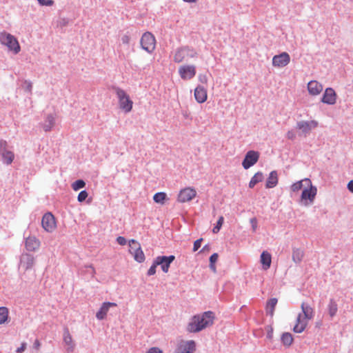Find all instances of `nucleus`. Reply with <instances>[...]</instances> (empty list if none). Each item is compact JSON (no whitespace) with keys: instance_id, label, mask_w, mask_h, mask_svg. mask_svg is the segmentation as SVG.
<instances>
[{"instance_id":"obj_47","label":"nucleus","mask_w":353,"mask_h":353,"mask_svg":"<svg viewBox=\"0 0 353 353\" xmlns=\"http://www.w3.org/2000/svg\"><path fill=\"white\" fill-rule=\"evenodd\" d=\"M117 241L121 245H124L127 243L126 239L123 236H119V237H117Z\"/></svg>"},{"instance_id":"obj_30","label":"nucleus","mask_w":353,"mask_h":353,"mask_svg":"<svg viewBox=\"0 0 353 353\" xmlns=\"http://www.w3.org/2000/svg\"><path fill=\"white\" fill-rule=\"evenodd\" d=\"M303 252L300 249H294L292 252V260L294 263H300L303 257Z\"/></svg>"},{"instance_id":"obj_27","label":"nucleus","mask_w":353,"mask_h":353,"mask_svg":"<svg viewBox=\"0 0 353 353\" xmlns=\"http://www.w3.org/2000/svg\"><path fill=\"white\" fill-rule=\"evenodd\" d=\"M277 299L272 298L270 299L266 304V312L271 316L274 315V309L277 304Z\"/></svg>"},{"instance_id":"obj_55","label":"nucleus","mask_w":353,"mask_h":353,"mask_svg":"<svg viewBox=\"0 0 353 353\" xmlns=\"http://www.w3.org/2000/svg\"><path fill=\"white\" fill-rule=\"evenodd\" d=\"M90 267L92 269V272H93V273H95V270H94V268L92 265H90Z\"/></svg>"},{"instance_id":"obj_26","label":"nucleus","mask_w":353,"mask_h":353,"mask_svg":"<svg viewBox=\"0 0 353 353\" xmlns=\"http://www.w3.org/2000/svg\"><path fill=\"white\" fill-rule=\"evenodd\" d=\"M278 183V174L276 171H272L267 179L265 187L266 188H272Z\"/></svg>"},{"instance_id":"obj_54","label":"nucleus","mask_w":353,"mask_h":353,"mask_svg":"<svg viewBox=\"0 0 353 353\" xmlns=\"http://www.w3.org/2000/svg\"><path fill=\"white\" fill-rule=\"evenodd\" d=\"M123 42H128V37H125L124 39H123Z\"/></svg>"},{"instance_id":"obj_24","label":"nucleus","mask_w":353,"mask_h":353,"mask_svg":"<svg viewBox=\"0 0 353 353\" xmlns=\"http://www.w3.org/2000/svg\"><path fill=\"white\" fill-rule=\"evenodd\" d=\"M260 262L264 270H268L272 263V256L268 251H263L260 256Z\"/></svg>"},{"instance_id":"obj_39","label":"nucleus","mask_w":353,"mask_h":353,"mask_svg":"<svg viewBox=\"0 0 353 353\" xmlns=\"http://www.w3.org/2000/svg\"><path fill=\"white\" fill-rule=\"evenodd\" d=\"M223 221H224V218L223 216H220L217 223H216V225L214 226L212 229V232L213 233L216 234V233H218L223 223Z\"/></svg>"},{"instance_id":"obj_33","label":"nucleus","mask_w":353,"mask_h":353,"mask_svg":"<svg viewBox=\"0 0 353 353\" xmlns=\"http://www.w3.org/2000/svg\"><path fill=\"white\" fill-rule=\"evenodd\" d=\"M54 124V118L52 115L48 116L45 123L43 124V129L45 131H49L52 129Z\"/></svg>"},{"instance_id":"obj_18","label":"nucleus","mask_w":353,"mask_h":353,"mask_svg":"<svg viewBox=\"0 0 353 353\" xmlns=\"http://www.w3.org/2000/svg\"><path fill=\"white\" fill-rule=\"evenodd\" d=\"M41 245L40 241L35 236H28L25 241V247L29 252H34L37 250Z\"/></svg>"},{"instance_id":"obj_43","label":"nucleus","mask_w":353,"mask_h":353,"mask_svg":"<svg viewBox=\"0 0 353 353\" xmlns=\"http://www.w3.org/2000/svg\"><path fill=\"white\" fill-rule=\"evenodd\" d=\"M203 241V239H197L196 241H194V246H193V251L194 252H196V250H199V248L201 247V242Z\"/></svg>"},{"instance_id":"obj_3","label":"nucleus","mask_w":353,"mask_h":353,"mask_svg":"<svg viewBox=\"0 0 353 353\" xmlns=\"http://www.w3.org/2000/svg\"><path fill=\"white\" fill-rule=\"evenodd\" d=\"M0 43L7 46L9 50L12 51L14 54L20 52L21 48L17 39L10 33L6 32H1Z\"/></svg>"},{"instance_id":"obj_32","label":"nucleus","mask_w":353,"mask_h":353,"mask_svg":"<svg viewBox=\"0 0 353 353\" xmlns=\"http://www.w3.org/2000/svg\"><path fill=\"white\" fill-rule=\"evenodd\" d=\"M281 341L283 344L285 346H290L293 342V337L292 334L289 332H285L281 336Z\"/></svg>"},{"instance_id":"obj_48","label":"nucleus","mask_w":353,"mask_h":353,"mask_svg":"<svg viewBox=\"0 0 353 353\" xmlns=\"http://www.w3.org/2000/svg\"><path fill=\"white\" fill-rule=\"evenodd\" d=\"M286 137L288 139L293 140L296 137V134L293 130H290L287 132Z\"/></svg>"},{"instance_id":"obj_36","label":"nucleus","mask_w":353,"mask_h":353,"mask_svg":"<svg viewBox=\"0 0 353 353\" xmlns=\"http://www.w3.org/2000/svg\"><path fill=\"white\" fill-rule=\"evenodd\" d=\"M303 185L305 186V181H304V179H302L296 183H294L291 185L290 189L293 192H297L300 190H301V188H303Z\"/></svg>"},{"instance_id":"obj_17","label":"nucleus","mask_w":353,"mask_h":353,"mask_svg":"<svg viewBox=\"0 0 353 353\" xmlns=\"http://www.w3.org/2000/svg\"><path fill=\"white\" fill-rule=\"evenodd\" d=\"M309 320L305 319L301 314H299L293 331L296 333L303 332L307 326Z\"/></svg>"},{"instance_id":"obj_1","label":"nucleus","mask_w":353,"mask_h":353,"mask_svg":"<svg viewBox=\"0 0 353 353\" xmlns=\"http://www.w3.org/2000/svg\"><path fill=\"white\" fill-rule=\"evenodd\" d=\"M214 320V315L212 312H203L201 315L194 316L187 326L189 332H198L202 330L211 326Z\"/></svg>"},{"instance_id":"obj_40","label":"nucleus","mask_w":353,"mask_h":353,"mask_svg":"<svg viewBox=\"0 0 353 353\" xmlns=\"http://www.w3.org/2000/svg\"><path fill=\"white\" fill-rule=\"evenodd\" d=\"M88 194L85 190H83V191L80 192L78 195V197H77L78 201H79V202L84 201L86 199V198L88 197Z\"/></svg>"},{"instance_id":"obj_52","label":"nucleus","mask_w":353,"mask_h":353,"mask_svg":"<svg viewBox=\"0 0 353 353\" xmlns=\"http://www.w3.org/2000/svg\"><path fill=\"white\" fill-rule=\"evenodd\" d=\"M251 222L253 223V225H252L253 226V229H254V230H255L256 228V219H252Z\"/></svg>"},{"instance_id":"obj_23","label":"nucleus","mask_w":353,"mask_h":353,"mask_svg":"<svg viewBox=\"0 0 353 353\" xmlns=\"http://www.w3.org/2000/svg\"><path fill=\"white\" fill-rule=\"evenodd\" d=\"M63 338V342L67 346V351L73 352L75 347V343L68 328L64 330Z\"/></svg>"},{"instance_id":"obj_20","label":"nucleus","mask_w":353,"mask_h":353,"mask_svg":"<svg viewBox=\"0 0 353 353\" xmlns=\"http://www.w3.org/2000/svg\"><path fill=\"white\" fill-rule=\"evenodd\" d=\"M318 122L316 121H300L297 123V128L304 134H307L312 129L316 128Z\"/></svg>"},{"instance_id":"obj_45","label":"nucleus","mask_w":353,"mask_h":353,"mask_svg":"<svg viewBox=\"0 0 353 353\" xmlns=\"http://www.w3.org/2000/svg\"><path fill=\"white\" fill-rule=\"evenodd\" d=\"M6 148H7V142L3 140L0 141V152H1V153L2 152V151H8L6 150Z\"/></svg>"},{"instance_id":"obj_9","label":"nucleus","mask_w":353,"mask_h":353,"mask_svg":"<svg viewBox=\"0 0 353 353\" xmlns=\"http://www.w3.org/2000/svg\"><path fill=\"white\" fill-rule=\"evenodd\" d=\"M179 74L183 80L191 79L196 74V68L192 65H181L179 68Z\"/></svg>"},{"instance_id":"obj_21","label":"nucleus","mask_w":353,"mask_h":353,"mask_svg":"<svg viewBox=\"0 0 353 353\" xmlns=\"http://www.w3.org/2000/svg\"><path fill=\"white\" fill-rule=\"evenodd\" d=\"M117 305L115 303L104 302L99 310L96 314V317L99 320H103L105 318L108 312L110 307H116Z\"/></svg>"},{"instance_id":"obj_8","label":"nucleus","mask_w":353,"mask_h":353,"mask_svg":"<svg viewBox=\"0 0 353 353\" xmlns=\"http://www.w3.org/2000/svg\"><path fill=\"white\" fill-rule=\"evenodd\" d=\"M41 226L47 232H53L57 228L55 217L51 212L46 213L41 219Z\"/></svg>"},{"instance_id":"obj_37","label":"nucleus","mask_w":353,"mask_h":353,"mask_svg":"<svg viewBox=\"0 0 353 353\" xmlns=\"http://www.w3.org/2000/svg\"><path fill=\"white\" fill-rule=\"evenodd\" d=\"M85 185V183L83 180L79 179V180L74 181L72 184V188L74 191H77L78 190L84 188Z\"/></svg>"},{"instance_id":"obj_46","label":"nucleus","mask_w":353,"mask_h":353,"mask_svg":"<svg viewBox=\"0 0 353 353\" xmlns=\"http://www.w3.org/2000/svg\"><path fill=\"white\" fill-rule=\"evenodd\" d=\"M146 353H163L159 347H151Z\"/></svg>"},{"instance_id":"obj_4","label":"nucleus","mask_w":353,"mask_h":353,"mask_svg":"<svg viewBox=\"0 0 353 353\" xmlns=\"http://www.w3.org/2000/svg\"><path fill=\"white\" fill-rule=\"evenodd\" d=\"M115 91L120 109L125 113L130 112L132 110L133 101L130 99L129 95L125 90L119 88H116Z\"/></svg>"},{"instance_id":"obj_22","label":"nucleus","mask_w":353,"mask_h":353,"mask_svg":"<svg viewBox=\"0 0 353 353\" xmlns=\"http://www.w3.org/2000/svg\"><path fill=\"white\" fill-rule=\"evenodd\" d=\"M194 97L199 103H204L208 98L206 89L201 85L197 86L194 90Z\"/></svg>"},{"instance_id":"obj_16","label":"nucleus","mask_w":353,"mask_h":353,"mask_svg":"<svg viewBox=\"0 0 353 353\" xmlns=\"http://www.w3.org/2000/svg\"><path fill=\"white\" fill-rule=\"evenodd\" d=\"M321 101L329 105H334L336 101V94L335 91L331 88H326Z\"/></svg>"},{"instance_id":"obj_15","label":"nucleus","mask_w":353,"mask_h":353,"mask_svg":"<svg viewBox=\"0 0 353 353\" xmlns=\"http://www.w3.org/2000/svg\"><path fill=\"white\" fill-rule=\"evenodd\" d=\"M34 265V257L30 254H23L20 257L19 268L24 271L30 270Z\"/></svg>"},{"instance_id":"obj_50","label":"nucleus","mask_w":353,"mask_h":353,"mask_svg":"<svg viewBox=\"0 0 353 353\" xmlns=\"http://www.w3.org/2000/svg\"><path fill=\"white\" fill-rule=\"evenodd\" d=\"M40 347H41V343L40 341L38 340V339H36L34 342V344H33V347L36 350H39L40 349Z\"/></svg>"},{"instance_id":"obj_14","label":"nucleus","mask_w":353,"mask_h":353,"mask_svg":"<svg viewBox=\"0 0 353 353\" xmlns=\"http://www.w3.org/2000/svg\"><path fill=\"white\" fill-rule=\"evenodd\" d=\"M175 259L174 255L166 256H159L156 258V265H161V270L163 272H168L170 263Z\"/></svg>"},{"instance_id":"obj_35","label":"nucleus","mask_w":353,"mask_h":353,"mask_svg":"<svg viewBox=\"0 0 353 353\" xmlns=\"http://www.w3.org/2000/svg\"><path fill=\"white\" fill-rule=\"evenodd\" d=\"M337 310L338 308L336 303L334 301L331 300L328 305V311L330 316L331 317L335 316L337 312Z\"/></svg>"},{"instance_id":"obj_5","label":"nucleus","mask_w":353,"mask_h":353,"mask_svg":"<svg viewBox=\"0 0 353 353\" xmlns=\"http://www.w3.org/2000/svg\"><path fill=\"white\" fill-rule=\"evenodd\" d=\"M197 55L194 49L184 47L178 49L174 56V61L176 63L188 61L191 58H194Z\"/></svg>"},{"instance_id":"obj_11","label":"nucleus","mask_w":353,"mask_h":353,"mask_svg":"<svg viewBox=\"0 0 353 353\" xmlns=\"http://www.w3.org/2000/svg\"><path fill=\"white\" fill-rule=\"evenodd\" d=\"M259 153L254 150H250L245 154L242 165L245 169H248L254 165L259 160Z\"/></svg>"},{"instance_id":"obj_6","label":"nucleus","mask_w":353,"mask_h":353,"mask_svg":"<svg viewBox=\"0 0 353 353\" xmlns=\"http://www.w3.org/2000/svg\"><path fill=\"white\" fill-rule=\"evenodd\" d=\"M141 45L146 52H152L156 47L155 37L150 32L144 33L141 39Z\"/></svg>"},{"instance_id":"obj_42","label":"nucleus","mask_w":353,"mask_h":353,"mask_svg":"<svg viewBox=\"0 0 353 353\" xmlns=\"http://www.w3.org/2000/svg\"><path fill=\"white\" fill-rule=\"evenodd\" d=\"M40 5L41 6H51L54 4V1L52 0H37Z\"/></svg>"},{"instance_id":"obj_12","label":"nucleus","mask_w":353,"mask_h":353,"mask_svg":"<svg viewBox=\"0 0 353 353\" xmlns=\"http://www.w3.org/2000/svg\"><path fill=\"white\" fill-rule=\"evenodd\" d=\"M196 196V190L192 188H185L179 192L178 201L185 203L190 201Z\"/></svg>"},{"instance_id":"obj_53","label":"nucleus","mask_w":353,"mask_h":353,"mask_svg":"<svg viewBox=\"0 0 353 353\" xmlns=\"http://www.w3.org/2000/svg\"><path fill=\"white\" fill-rule=\"evenodd\" d=\"M183 1L185 2H188V3H193V2H195L196 0H183Z\"/></svg>"},{"instance_id":"obj_29","label":"nucleus","mask_w":353,"mask_h":353,"mask_svg":"<svg viewBox=\"0 0 353 353\" xmlns=\"http://www.w3.org/2000/svg\"><path fill=\"white\" fill-rule=\"evenodd\" d=\"M263 179V175L262 172H256L251 179L250 183H249V187L250 188H252L255 186L256 183L261 181Z\"/></svg>"},{"instance_id":"obj_41","label":"nucleus","mask_w":353,"mask_h":353,"mask_svg":"<svg viewBox=\"0 0 353 353\" xmlns=\"http://www.w3.org/2000/svg\"><path fill=\"white\" fill-rule=\"evenodd\" d=\"M158 265H156V259H155L153 262L152 265L149 268V270L148 271V276L154 275L156 273V268H157V266H158Z\"/></svg>"},{"instance_id":"obj_31","label":"nucleus","mask_w":353,"mask_h":353,"mask_svg":"<svg viewBox=\"0 0 353 353\" xmlns=\"http://www.w3.org/2000/svg\"><path fill=\"white\" fill-rule=\"evenodd\" d=\"M9 311L6 307H0V325L6 323L8 319Z\"/></svg>"},{"instance_id":"obj_34","label":"nucleus","mask_w":353,"mask_h":353,"mask_svg":"<svg viewBox=\"0 0 353 353\" xmlns=\"http://www.w3.org/2000/svg\"><path fill=\"white\" fill-rule=\"evenodd\" d=\"M167 199V195L165 192H158L156 193L154 196L153 199L154 202L157 203L163 204L165 203V201Z\"/></svg>"},{"instance_id":"obj_19","label":"nucleus","mask_w":353,"mask_h":353,"mask_svg":"<svg viewBox=\"0 0 353 353\" xmlns=\"http://www.w3.org/2000/svg\"><path fill=\"white\" fill-rule=\"evenodd\" d=\"M323 86L317 81L312 80L307 83V90L310 95H319L323 90Z\"/></svg>"},{"instance_id":"obj_2","label":"nucleus","mask_w":353,"mask_h":353,"mask_svg":"<svg viewBox=\"0 0 353 353\" xmlns=\"http://www.w3.org/2000/svg\"><path fill=\"white\" fill-rule=\"evenodd\" d=\"M304 181L305 188L301 193V203L303 205L307 206L313 203L317 194V189L315 186L312 185L310 179L305 178Z\"/></svg>"},{"instance_id":"obj_28","label":"nucleus","mask_w":353,"mask_h":353,"mask_svg":"<svg viewBox=\"0 0 353 353\" xmlns=\"http://www.w3.org/2000/svg\"><path fill=\"white\" fill-rule=\"evenodd\" d=\"M1 156L4 162L8 165L11 164L14 158V153L12 151L9 150L2 151Z\"/></svg>"},{"instance_id":"obj_51","label":"nucleus","mask_w":353,"mask_h":353,"mask_svg":"<svg viewBox=\"0 0 353 353\" xmlns=\"http://www.w3.org/2000/svg\"><path fill=\"white\" fill-rule=\"evenodd\" d=\"M347 189L353 193V180H351L347 184Z\"/></svg>"},{"instance_id":"obj_10","label":"nucleus","mask_w":353,"mask_h":353,"mask_svg":"<svg viewBox=\"0 0 353 353\" xmlns=\"http://www.w3.org/2000/svg\"><path fill=\"white\" fill-rule=\"evenodd\" d=\"M290 57L287 52H282L272 58V65L276 68H283L289 64Z\"/></svg>"},{"instance_id":"obj_13","label":"nucleus","mask_w":353,"mask_h":353,"mask_svg":"<svg viewBox=\"0 0 353 353\" xmlns=\"http://www.w3.org/2000/svg\"><path fill=\"white\" fill-rule=\"evenodd\" d=\"M196 343L194 341H181L175 351V353H192L195 351Z\"/></svg>"},{"instance_id":"obj_44","label":"nucleus","mask_w":353,"mask_h":353,"mask_svg":"<svg viewBox=\"0 0 353 353\" xmlns=\"http://www.w3.org/2000/svg\"><path fill=\"white\" fill-rule=\"evenodd\" d=\"M267 338L272 340L273 338V328L272 327H268L267 328Z\"/></svg>"},{"instance_id":"obj_25","label":"nucleus","mask_w":353,"mask_h":353,"mask_svg":"<svg viewBox=\"0 0 353 353\" xmlns=\"http://www.w3.org/2000/svg\"><path fill=\"white\" fill-rule=\"evenodd\" d=\"M301 308L302 310V313H301L305 319L307 320H311L313 319L314 315V310L309 305L306 304L305 302H303L301 305Z\"/></svg>"},{"instance_id":"obj_7","label":"nucleus","mask_w":353,"mask_h":353,"mask_svg":"<svg viewBox=\"0 0 353 353\" xmlns=\"http://www.w3.org/2000/svg\"><path fill=\"white\" fill-rule=\"evenodd\" d=\"M129 252L133 255L134 260L139 263L143 262L145 254L141 250L140 244L137 241L132 239L129 241Z\"/></svg>"},{"instance_id":"obj_38","label":"nucleus","mask_w":353,"mask_h":353,"mask_svg":"<svg viewBox=\"0 0 353 353\" xmlns=\"http://www.w3.org/2000/svg\"><path fill=\"white\" fill-rule=\"evenodd\" d=\"M218 258H219V255H218V254H216V253H214V254H212V255H211V256L210 257V268H211L214 272H215V271H216L215 263L217 261Z\"/></svg>"},{"instance_id":"obj_49","label":"nucleus","mask_w":353,"mask_h":353,"mask_svg":"<svg viewBox=\"0 0 353 353\" xmlns=\"http://www.w3.org/2000/svg\"><path fill=\"white\" fill-rule=\"evenodd\" d=\"M26 349V343H22L21 347H18L16 350V352H17V353H22L23 352L25 351Z\"/></svg>"}]
</instances>
